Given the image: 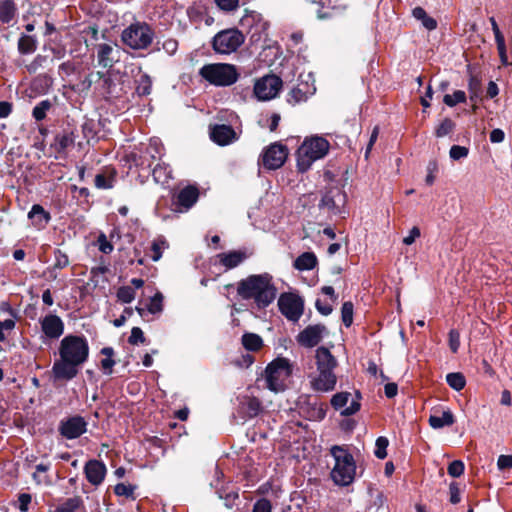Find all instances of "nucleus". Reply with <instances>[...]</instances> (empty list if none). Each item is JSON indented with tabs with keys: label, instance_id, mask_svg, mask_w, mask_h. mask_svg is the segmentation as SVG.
Returning a JSON list of instances; mask_svg holds the SVG:
<instances>
[{
	"label": "nucleus",
	"instance_id": "f257e3e1",
	"mask_svg": "<svg viewBox=\"0 0 512 512\" xmlns=\"http://www.w3.org/2000/svg\"><path fill=\"white\" fill-rule=\"evenodd\" d=\"M89 344L84 336L66 335L59 345V359L53 363L52 373L57 380H72L89 357Z\"/></svg>",
	"mask_w": 512,
	"mask_h": 512
},
{
	"label": "nucleus",
	"instance_id": "f03ea898",
	"mask_svg": "<svg viewBox=\"0 0 512 512\" xmlns=\"http://www.w3.org/2000/svg\"><path fill=\"white\" fill-rule=\"evenodd\" d=\"M237 294L243 300H253L258 308H266L276 299L277 288L269 273L253 274L237 283Z\"/></svg>",
	"mask_w": 512,
	"mask_h": 512
},
{
	"label": "nucleus",
	"instance_id": "7ed1b4c3",
	"mask_svg": "<svg viewBox=\"0 0 512 512\" xmlns=\"http://www.w3.org/2000/svg\"><path fill=\"white\" fill-rule=\"evenodd\" d=\"M315 362L317 374L311 381L312 388L320 392L334 390L337 383V377L334 373L338 364L336 358L328 348L321 346L315 351Z\"/></svg>",
	"mask_w": 512,
	"mask_h": 512
},
{
	"label": "nucleus",
	"instance_id": "20e7f679",
	"mask_svg": "<svg viewBox=\"0 0 512 512\" xmlns=\"http://www.w3.org/2000/svg\"><path fill=\"white\" fill-rule=\"evenodd\" d=\"M331 454L335 459V465L331 471V478L336 485L348 486L354 480L356 465L353 456L345 449L334 446Z\"/></svg>",
	"mask_w": 512,
	"mask_h": 512
},
{
	"label": "nucleus",
	"instance_id": "39448f33",
	"mask_svg": "<svg viewBox=\"0 0 512 512\" xmlns=\"http://www.w3.org/2000/svg\"><path fill=\"white\" fill-rule=\"evenodd\" d=\"M199 75L217 87L231 86L237 82L239 72L235 65L229 63H210L202 66Z\"/></svg>",
	"mask_w": 512,
	"mask_h": 512
},
{
	"label": "nucleus",
	"instance_id": "423d86ee",
	"mask_svg": "<svg viewBox=\"0 0 512 512\" xmlns=\"http://www.w3.org/2000/svg\"><path fill=\"white\" fill-rule=\"evenodd\" d=\"M329 150V142L319 136L306 139L297 151V166L301 172L310 168L312 163L323 158Z\"/></svg>",
	"mask_w": 512,
	"mask_h": 512
},
{
	"label": "nucleus",
	"instance_id": "0eeeda50",
	"mask_svg": "<svg viewBox=\"0 0 512 512\" xmlns=\"http://www.w3.org/2000/svg\"><path fill=\"white\" fill-rule=\"evenodd\" d=\"M154 31L146 22L136 21L121 33V41L133 50H145L153 42Z\"/></svg>",
	"mask_w": 512,
	"mask_h": 512
},
{
	"label": "nucleus",
	"instance_id": "6e6552de",
	"mask_svg": "<svg viewBox=\"0 0 512 512\" xmlns=\"http://www.w3.org/2000/svg\"><path fill=\"white\" fill-rule=\"evenodd\" d=\"M291 374L292 368L288 359H275L265 369L267 388L273 392L284 391Z\"/></svg>",
	"mask_w": 512,
	"mask_h": 512
},
{
	"label": "nucleus",
	"instance_id": "1a4fd4ad",
	"mask_svg": "<svg viewBox=\"0 0 512 512\" xmlns=\"http://www.w3.org/2000/svg\"><path fill=\"white\" fill-rule=\"evenodd\" d=\"M244 40V35L238 29H226L213 37L212 47L218 54H231L244 43Z\"/></svg>",
	"mask_w": 512,
	"mask_h": 512
},
{
	"label": "nucleus",
	"instance_id": "9d476101",
	"mask_svg": "<svg viewBox=\"0 0 512 512\" xmlns=\"http://www.w3.org/2000/svg\"><path fill=\"white\" fill-rule=\"evenodd\" d=\"M347 196L343 189L339 186H331L326 189L319 203V208L327 210L333 215H341L344 213Z\"/></svg>",
	"mask_w": 512,
	"mask_h": 512
},
{
	"label": "nucleus",
	"instance_id": "9b49d317",
	"mask_svg": "<svg viewBox=\"0 0 512 512\" xmlns=\"http://www.w3.org/2000/svg\"><path fill=\"white\" fill-rule=\"evenodd\" d=\"M281 313L290 321L297 322L303 314L304 302L302 298L293 293H283L278 299Z\"/></svg>",
	"mask_w": 512,
	"mask_h": 512
},
{
	"label": "nucleus",
	"instance_id": "f8f14e48",
	"mask_svg": "<svg viewBox=\"0 0 512 512\" xmlns=\"http://www.w3.org/2000/svg\"><path fill=\"white\" fill-rule=\"evenodd\" d=\"M88 422L80 415H74L62 419L58 426L60 435L67 439H77L87 432Z\"/></svg>",
	"mask_w": 512,
	"mask_h": 512
},
{
	"label": "nucleus",
	"instance_id": "ddd939ff",
	"mask_svg": "<svg viewBox=\"0 0 512 512\" xmlns=\"http://www.w3.org/2000/svg\"><path fill=\"white\" fill-rule=\"evenodd\" d=\"M282 88V80L276 75H267L254 85V94L259 100H270L278 95Z\"/></svg>",
	"mask_w": 512,
	"mask_h": 512
},
{
	"label": "nucleus",
	"instance_id": "4468645a",
	"mask_svg": "<svg viewBox=\"0 0 512 512\" xmlns=\"http://www.w3.org/2000/svg\"><path fill=\"white\" fill-rule=\"evenodd\" d=\"M42 335L40 339L43 343L47 340H57L64 333V322L56 314H47L39 320Z\"/></svg>",
	"mask_w": 512,
	"mask_h": 512
},
{
	"label": "nucleus",
	"instance_id": "2eb2a0df",
	"mask_svg": "<svg viewBox=\"0 0 512 512\" xmlns=\"http://www.w3.org/2000/svg\"><path fill=\"white\" fill-rule=\"evenodd\" d=\"M288 156V149L280 143H273L262 154V164L268 170H276L283 166Z\"/></svg>",
	"mask_w": 512,
	"mask_h": 512
},
{
	"label": "nucleus",
	"instance_id": "dca6fc26",
	"mask_svg": "<svg viewBox=\"0 0 512 512\" xmlns=\"http://www.w3.org/2000/svg\"><path fill=\"white\" fill-rule=\"evenodd\" d=\"M326 333L324 325H309L297 335V342L303 347L312 348L322 341Z\"/></svg>",
	"mask_w": 512,
	"mask_h": 512
},
{
	"label": "nucleus",
	"instance_id": "f3484780",
	"mask_svg": "<svg viewBox=\"0 0 512 512\" xmlns=\"http://www.w3.org/2000/svg\"><path fill=\"white\" fill-rule=\"evenodd\" d=\"M210 139L219 146H226L238 139V135L232 126L215 124L209 127Z\"/></svg>",
	"mask_w": 512,
	"mask_h": 512
},
{
	"label": "nucleus",
	"instance_id": "a211bd4d",
	"mask_svg": "<svg viewBox=\"0 0 512 512\" xmlns=\"http://www.w3.org/2000/svg\"><path fill=\"white\" fill-rule=\"evenodd\" d=\"M97 61L103 68H111L120 56V50L116 44L100 43L97 45Z\"/></svg>",
	"mask_w": 512,
	"mask_h": 512
},
{
	"label": "nucleus",
	"instance_id": "6ab92c4d",
	"mask_svg": "<svg viewBox=\"0 0 512 512\" xmlns=\"http://www.w3.org/2000/svg\"><path fill=\"white\" fill-rule=\"evenodd\" d=\"M199 190L197 187L189 185L181 189L176 197L177 212L188 211L198 200Z\"/></svg>",
	"mask_w": 512,
	"mask_h": 512
},
{
	"label": "nucleus",
	"instance_id": "aec40b11",
	"mask_svg": "<svg viewBox=\"0 0 512 512\" xmlns=\"http://www.w3.org/2000/svg\"><path fill=\"white\" fill-rule=\"evenodd\" d=\"M87 480L94 486L100 485L106 475V466L98 460H89L84 467Z\"/></svg>",
	"mask_w": 512,
	"mask_h": 512
},
{
	"label": "nucleus",
	"instance_id": "412c9836",
	"mask_svg": "<svg viewBox=\"0 0 512 512\" xmlns=\"http://www.w3.org/2000/svg\"><path fill=\"white\" fill-rule=\"evenodd\" d=\"M248 254L242 250H233L226 253H220L216 256L218 262L226 269L230 270L238 267L247 258Z\"/></svg>",
	"mask_w": 512,
	"mask_h": 512
},
{
	"label": "nucleus",
	"instance_id": "4be33fe9",
	"mask_svg": "<svg viewBox=\"0 0 512 512\" xmlns=\"http://www.w3.org/2000/svg\"><path fill=\"white\" fill-rule=\"evenodd\" d=\"M262 411L260 400L253 396H243L240 401V412L246 418L256 417Z\"/></svg>",
	"mask_w": 512,
	"mask_h": 512
},
{
	"label": "nucleus",
	"instance_id": "5701e85b",
	"mask_svg": "<svg viewBox=\"0 0 512 512\" xmlns=\"http://www.w3.org/2000/svg\"><path fill=\"white\" fill-rule=\"evenodd\" d=\"M28 218L37 229H43L49 223L51 216L49 212L39 204H34L28 213Z\"/></svg>",
	"mask_w": 512,
	"mask_h": 512
},
{
	"label": "nucleus",
	"instance_id": "b1692460",
	"mask_svg": "<svg viewBox=\"0 0 512 512\" xmlns=\"http://www.w3.org/2000/svg\"><path fill=\"white\" fill-rule=\"evenodd\" d=\"M38 46V41L35 36L22 34L17 43L18 52L22 55L33 54Z\"/></svg>",
	"mask_w": 512,
	"mask_h": 512
},
{
	"label": "nucleus",
	"instance_id": "393cba45",
	"mask_svg": "<svg viewBox=\"0 0 512 512\" xmlns=\"http://www.w3.org/2000/svg\"><path fill=\"white\" fill-rule=\"evenodd\" d=\"M455 422L454 415L450 410L443 411L441 415L433 414L429 417V424L434 429H441L451 426Z\"/></svg>",
	"mask_w": 512,
	"mask_h": 512
},
{
	"label": "nucleus",
	"instance_id": "a878e982",
	"mask_svg": "<svg viewBox=\"0 0 512 512\" xmlns=\"http://www.w3.org/2000/svg\"><path fill=\"white\" fill-rule=\"evenodd\" d=\"M163 310V295L157 292L149 301L147 308L136 307V311L141 317H144L146 312L151 314H158Z\"/></svg>",
	"mask_w": 512,
	"mask_h": 512
},
{
	"label": "nucleus",
	"instance_id": "bb28decb",
	"mask_svg": "<svg viewBox=\"0 0 512 512\" xmlns=\"http://www.w3.org/2000/svg\"><path fill=\"white\" fill-rule=\"evenodd\" d=\"M317 263V257L313 252H304L296 258L294 267L300 271L312 270L316 267Z\"/></svg>",
	"mask_w": 512,
	"mask_h": 512
},
{
	"label": "nucleus",
	"instance_id": "cd10ccee",
	"mask_svg": "<svg viewBox=\"0 0 512 512\" xmlns=\"http://www.w3.org/2000/svg\"><path fill=\"white\" fill-rule=\"evenodd\" d=\"M491 27L495 36V41L497 44V49L499 52V55L501 57V60L503 63H507V55H506V45H505V39L503 34L501 33L498 24L494 17L490 18Z\"/></svg>",
	"mask_w": 512,
	"mask_h": 512
},
{
	"label": "nucleus",
	"instance_id": "c85d7f7f",
	"mask_svg": "<svg viewBox=\"0 0 512 512\" xmlns=\"http://www.w3.org/2000/svg\"><path fill=\"white\" fill-rule=\"evenodd\" d=\"M155 182L165 185L172 178V170L168 164L159 163L152 171Z\"/></svg>",
	"mask_w": 512,
	"mask_h": 512
},
{
	"label": "nucleus",
	"instance_id": "c756f323",
	"mask_svg": "<svg viewBox=\"0 0 512 512\" xmlns=\"http://www.w3.org/2000/svg\"><path fill=\"white\" fill-rule=\"evenodd\" d=\"M16 6L12 0L0 1V21L9 24L16 15Z\"/></svg>",
	"mask_w": 512,
	"mask_h": 512
},
{
	"label": "nucleus",
	"instance_id": "7c9ffc66",
	"mask_svg": "<svg viewBox=\"0 0 512 512\" xmlns=\"http://www.w3.org/2000/svg\"><path fill=\"white\" fill-rule=\"evenodd\" d=\"M122 87L115 83L111 78L107 77L103 80V94L106 99H116L121 97Z\"/></svg>",
	"mask_w": 512,
	"mask_h": 512
},
{
	"label": "nucleus",
	"instance_id": "2f4dec72",
	"mask_svg": "<svg viewBox=\"0 0 512 512\" xmlns=\"http://www.w3.org/2000/svg\"><path fill=\"white\" fill-rule=\"evenodd\" d=\"M412 15L415 19L421 21L422 25L427 30H434L437 27V22L434 18L427 15L426 11L422 7H416L412 11Z\"/></svg>",
	"mask_w": 512,
	"mask_h": 512
},
{
	"label": "nucleus",
	"instance_id": "473e14b6",
	"mask_svg": "<svg viewBox=\"0 0 512 512\" xmlns=\"http://www.w3.org/2000/svg\"><path fill=\"white\" fill-rule=\"evenodd\" d=\"M242 345L248 351H258L263 346V340L255 333H245L242 336Z\"/></svg>",
	"mask_w": 512,
	"mask_h": 512
},
{
	"label": "nucleus",
	"instance_id": "72a5a7b5",
	"mask_svg": "<svg viewBox=\"0 0 512 512\" xmlns=\"http://www.w3.org/2000/svg\"><path fill=\"white\" fill-rule=\"evenodd\" d=\"M115 183V171L110 170L107 173H100L95 176V186L99 189H110Z\"/></svg>",
	"mask_w": 512,
	"mask_h": 512
},
{
	"label": "nucleus",
	"instance_id": "f704fd0d",
	"mask_svg": "<svg viewBox=\"0 0 512 512\" xmlns=\"http://www.w3.org/2000/svg\"><path fill=\"white\" fill-rule=\"evenodd\" d=\"M101 354L105 356V358L101 360L103 373L110 375L112 374L113 366L115 365V361L113 360L114 350L112 347H104L101 349Z\"/></svg>",
	"mask_w": 512,
	"mask_h": 512
},
{
	"label": "nucleus",
	"instance_id": "c9c22d12",
	"mask_svg": "<svg viewBox=\"0 0 512 512\" xmlns=\"http://www.w3.org/2000/svg\"><path fill=\"white\" fill-rule=\"evenodd\" d=\"M152 91V79L146 74L142 73L139 79L136 80V93L139 96H148Z\"/></svg>",
	"mask_w": 512,
	"mask_h": 512
},
{
	"label": "nucleus",
	"instance_id": "e433bc0d",
	"mask_svg": "<svg viewBox=\"0 0 512 512\" xmlns=\"http://www.w3.org/2000/svg\"><path fill=\"white\" fill-rule=\"evenodd\" d=\"M68 265H69V258H68V256L64 252L59 250V249L55 250V252H54V265L51 268L48 269V271L50 273V276L55 279L57 277V275L53 274V272L55 270L63 269L65 267H67Z\"/></svg>",
	"mask_w": 512,
	"mask_h": 512
},
{
	"label": "nucleus",
	"instance_id": "4c0bfd02",
	"mask_svg": "<svg viewBox=\"0 0 512 512\" xmlns=\"http://www.w3.org/2000/svg\"><path fill=\"white\" fill-rule=\"evenodd\" d=\"M83 506V500L79 496L71 497L66 499L57 508L56 512H76L80 507Z\"/></svg>",
	"mask_w": 512,
	"mask_h": 512
},
{
	"label": "nucleus",
	"instance_id": "58836bf2",
	"mask_svg": "<svg viewBox=\"0 0 512 512\" xmlns=\"http://www.w3.org/2000/svg\"><path fill=\"white\" fill-rule=\"evenodd\" d=\"M446 381L448 385L456 391L462 390L466 385V379L464 375L459 372L447 374Z\"/></svg>",
	"mask_w": 512,
	"mask_h": 512
},
{
	"label": "nucleus",
	"instance_id": "ea45409f",
	"mask_svg": "<svg viewBox=\"0 0 512 512\" xmlns=\"http://www.w3.org/2000/svg\"><path fill=\"white\" fill-rule=\"evenodd\" d=\"M168 247V244L166 242L165 239L163 238H157L155 240H153L152 244H151V254H150V258L156 262L158 260H160V258L162 257V253L163 251Z\"/></svg>",
	"mask_w": 512,
	"mask_h": 512
},
{
	"label": "nucleus",
	"instance_id": "a19ab883",
	"mask_svg": "<svg viewBox=\"0 0 512 512\" xmlns=\"http://www.w3.org/2000/svg\"><path fill=\"white\" fill-rule=\"evenodd\" d=\"M16 327V319L9 318L0 321V343L5 342Z\"/></svg>",
	"mask_w": 512,
	"mask_h": 512
},
{
	"label": "nucleus",
	"instance_id": "79ce46f5",
	"mask_svg": "<svg viewBox=\"0 0 512 512\" xmlns=\"http://www.w3.org/2000/svg\"><path fill=\"white\" fill-rule=\"evenodd\" d=\"M74 144L72 133L57 135L55 138V149L57 152H64L68 147Z\"/></svg>",
	"mask_w": 512,
	"mask_h": 512
},
{
	"label": "nucleus",
	"instance_id": "37998d69",
	"mask_svg": "<svg viewBox=\"0 0 512 512\" xmlns=\"http://www.w3.org/2000/svg\"><path fill=\"white\" fill-rule=\"evenodd\" d=\"M455 129V123L450 118H445L435 129V136L442 138L449 135Z\"/></svg>",
	"mask_w": 512,
	"mask_h": 512
},
{
	"label": "nucleus",
	"instance_id": "c03bdc74",
	"mask_svg": "<svg viewBox=\"0 0 512 512\" xmlns=\"http://www.w3.org/2000/svg\"><path fill=\"white\" fill-rule=\"evenodd\" d=\"M466 101V93L462 90H456L452 95L446 94L443 98V102L449 106L454 107L459 103H464Z\"/></svg>",
	"mask_w": 512,
	"mask_h": 512
},
{
	"label": "nucleus",
	"instance_id": "a18cd8bd",
	"mask_svg": "<svg viewBox=\"0 0 512 512\" xmlns=\"http://www.w3.org/2000/svg\"><path fill=\"white\" fill-rule=\"evenodd\" d=\"M50 108L51 102L49 100H43L33 108L32 116L35 120L41 121L46 117V113Z\"/></svg>",
	"mask_w": 512,
	"mask_h": 512
},
{
	"label": "nucleus",
	"instance_id": "49530a36",
	"mask_svg": "<svg viewBox=\"0 0 512 512\" xmlns=\"http://www.w3.org/2000/svg\"><path fill=\"white\" fill-rule=\"evenodd\" d=\"M350 397H351V394L349 392L336 393L331 398V405L335 410L342 409L347 405Z\"/></svg>",
	"mask_w": 512,
	"mask_h": 512
},
{
	"label": "nucleus",
	"instance_id": "de8ad7c7",
	"mask_svg": "<svg viewBox=\"0 0 512 512\" xmlns=\"http://www.w3.org/2000/svg\"><path fill=\"white\" fill-rule=\"evenodd\" d=\"M389 441L386 437L380 436L376 439L374 454L378 459H384L387 456V447Z\"/></svg>",
	"mask_w": 512,
	"mask_h": 512
},
{
	"label": "nucleus",
	"instance_id": "09e8293b",
	"mask_svg": "<svg viewBox=\"0 0 512 512\" xmlns=\"http://www.w3.org/2000/svg\"><path fill=\"white\" fill-rule=\"evenodd\" d=\"M342 322L346 327H350L353 322V304L350 301L344 302L341 308Z\"/></svg>",
	"mask_w": 512,
	"mask_h": 512
},
{
	"label": "nucleus",
	"instance_id": "8fccbe9b",
	"mask_svg": "<svg viewBox=\"0 0 512 512\" xmlns=\"http://www.w3.org/2000/svg\"><path fill=\"white\" fill-rule=\"evenodd\" d=\"M117 298L123 303H131L135 298V290L130 286H122L117 291Z\"/></svg>",
	"mask_w": 512,
	"mask_h": 512
},
{
	"label": "nucleus",
	"instance_id": "3c124183",
	"mask_svg": "<svg viewBox=\"0 0 512 512\" xmlns=\"http://www.w3.org/2000/svg\"><path fill=\"white\" fill-rule=\"evenodd\" d=\"M469 150L464 146L453 145L450 148L449 156L452 160L458 161L468 156Z\"/></svg>",
	"mask_w": 512,
	"mask_h": 512
},
{
	"label": "nucleus",
	"instance_id": "603ef678",
	"mask_svg": "<svg viewBox=\"0 0 512 512\" xmlns=\"http://www.w3.org/2000/svg\"><path fill=\"white\" fill-rule=\"evenodd\" d=\"M46 60V56L38 54L28 65H26L27 71L31 74L37 72V70L44 65Z\"/></svg>",
	"mask_w": 512,
	"mask_h": 512
},
{
	"label": "nucleus",
	"instance_id": "864d4df0",
	"mask_svg": "<svg viewBox=\"0 0 512 512\" xmlns=\"http://www.w3.org/2000/svg\"><path fill=\"white\" fill-rule=\"evenodd\" d=\"M147 153L155 159L162 153V144L158 139H151L149 145L146 148Z\"/></svg>",
	"mask_w": 512,
	"mask_h": 512
},
{
	"label": "nucleus",
	"instance_id": "5fc2aeb1",
	"mask_svg": "<svg viewBox=\"0 0 512 512\" xmlns=\"http://www.w3.org/2000/svg\"><path fill=\"white\" fill-rule=\"evenodd\" d=\"M82 133L87 141L96 137L95 124L92 120H86L82 125Z\"/></svg>",
	"mask_w": 512,
	"mask_h": 512
},
{
	"label": "nucleus",
	"instance_id": "6e6d98bb",
	"mask_svg": "<svg viewBox=\"0 0 512 512\" xmlns=\"http://www.w3.org/2000/svg\"><path fill=\"white\" fill-rule=\"evenodd\" d=\"M215 3L225 12L235 11L239 6V0H215Z\"/></svg>",
	"mask_w": 512,
	"mask_h": 512
},
{
	"label": "nucleus",
	"instance_id": "4d7b16f0",
	"mask_svg": "<svg viewBox=\"0 0 512 512\" xmlns=\"http://www.w3.org/2000/svg\"><path fill=\"white\" fill-rule=\"evenodd\" d=\"M161 49H163L168 55L172 56L177 52L178 41L173 38L166 39L163 41ZM156 50H160V47H157Z\"/></svg>",
	"mask_w": 512,
	"mask_h": 512
},
{
	"label": "nucleus",
	"instance_id": "13d9d810",
	"mask_svg": "<svg viewBox=\"0 0 512 512\" xmlns=\"http://www.w3.org/2000/svg\"><path fill=\"white\" fill-rule=\"evenodd\" d=\"M447 470L450 476L460 477L464 472V463L460 460H455L449 464Z\"/></svg>",
	"mask_w": 512,
	"mask_h": 512
},
{
	"label": "nucleus",
	"instance_id": "bf43d9fd",
	"mask_svg": "<svg viewBox=\"0 0 512 512\" xmlns=\"http://www.w3.org/2000/svg\"><path fill=\"white\" fill-rule=\"evenodd\" d=\"M252 512H272V504L268 499L261 498L254 503Z\"/></svg>",
	"mask_w": 512,
	"mask_h": 512
},
{
	"label": "nucleus",
	"instance_id": "052dcab7",
	"mask_svg": "<svg viewBox=\"0 0 512 512\" xmlns=\"http://www.w3.org/2000/svg\"><path fill=\"white\" fill-rule=\"evenodd\" d=\"M359 393H357V399H352L349 406H347L346 408H344L342 411H341V415L343 416H351V415H354L356 414L359 410H360V407H361V404L359 402Z\"/></svg>",
	"mask_w": 512,
	"mask_h": 512
},
{
	"label": "nucleus",
	"instance_id": "680f3d73",
	"mask_svg": "<svg viewBox=\"0 0 512 512\" xmlns=\"http://www.w3.org/2000/svg\"><path fill=\"white\" fill-rule=\"evenodd\" d=\"M145 341L144 333L139 327H133L128 342L132 345L143 343Z\"/></svg>",
	"mask_w": 512,
	"mask_h": 512
},
{
	"label": "nucleus",
	"instance_id": "e2e57ef3",
	"mask_svg": "<svg viewBox=\"0 0 512 512\" xmlns=\"http://www.w3.org/2000/svg\"><path fill=\"white\" fill-rule=\"evenodd\" d=\"M114 492L118 496L131 497L134 493V487L124 483H119L115 486Z\"/></svg>",
	"mask_w": 512,
	"mask_h": 512
},
{
	"label": "nucleus",
	"instance_id": "0e129e2a",
	"mask_svg": "<svg viewBox=\"0 0 512 512\" xmlns=\"http://www.w3.org/2000/svg\"><path fill=\"white\" fill-rule=\"evenodd\" d=\"M449 347L453 353H456L460 347V334L455 329L449 332Z\"/></svg>",
	"mask_w": 512,
	"mask_h": 512
},
{
	"label": "nucleus",
	"instance_id": "69168bd1",
	"mask_svg": "<svg viewBox=\"0 0 512 512\" xmlns=\"http://www.w3.org/2000/svg\"><path fill=\"white\" fill-rule=\"evenodd\" d=\"M480 83L475 78H471L469 82L470 100L476 102L479 97Z\"/></svg>",
	"mask_w": 512,
	"mask_h": 512
},
{
	"label": "nucleus",
	"instance_id": "338daca9",
	"mask_svg": "<svg viewBox=\"0 0 512 512\" xmlns=\"http://www.w3.org/2000/svg\"><path fill=\"white\" fill-rule=\"evenodd\" d=\"M32 497L28 493H22L18 497L19 510L22 512H26L29 508V504L31 503Z\"/></svg>",
	"mask_w": 512,
	"mask_h": 512
},
{
	"label": "nucleus",
	"instance_id": "774afa93",
	"mask_svg": "<svg viewBox=\"0 0 512 512\" xmlns=\"http://www.w3.org/2000/svg\"><path fill=\"white\" fill-rule=\"evenodd\" d=\"M497 466L500 470L512 468V455H500L497 460Z\"/></svg>",
	"mask_w": 512,
	"mask_h": 512
}]
</instances>
